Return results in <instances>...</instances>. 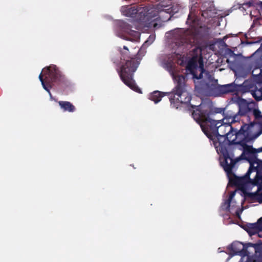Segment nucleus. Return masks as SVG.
<instances>
[{"mask_svg":"<svg viewBox=\"0 0 262 262\" xmlns=\"http://www.w3.org/2000/svg\"><path fill=\"white\" fill-rule=\"evenodd\" d=\"M121 57V68L119 72L122 81L133 90L141 93L140 89L137 86L133 79V73L136 71L139 63L133 58L128 56L129 51L126 46L119 50Z\"/></svg>","mask_w":262,"mask_h":262,"instance_id":"4","label":"nucleus"},{"mask_svg":"<svg viewBox=\"0 0 262 262\" xmlns=\"http://www.w3.org/2000/svg\"><path fill=\"white\" fill-rule=\"evenodd\" d=\"M206 12H203L202 13V16H203V17H206Z\"/></svg>","mask_w":262,"mask_h":262,"instance_id":"26","label":"nucleus"},{"mask_svg":"<svg viewBox=\"0 0 262 262\" xmlns=\"http://www.w3.org/2000/svg\"><path fill=\"white\" fill-rule=\"evenodd\" d=\"M61 108L64 111H68L70 112H73L75 110V107L68 101H59L58 102Z\"/></svg>","mask_w":262,"mask_h":262,"instance_id":"17","label":"nucleus"},{"mask_svg":"<svg viewBox=\"0 0 262 262\" xmlns=\"http://www.w3.org/2000/svg\"><path fill=\"white\" fill-rule=\"evenodd\" d=\"M155 39V35L154 34L149 35L148 39L144 42V44L140 48V50L138 51V56H140L141 55H143L145 53V49L146 48L151 45Z\"/></svg>","mask_w":262,"mask_h":262,"instance_id":"14","label":"nucleus"},{"mask_svg":"<svg viewBox=\"0 0 262 262\" xmlns=\"http://www.w3.org/2000/svg\"><path fill=\"white\" fill-rule=\"evenodd\" d=\"M253 114L257 123L262 125V115H261L260 111L257 109H254L253 110Z\"/></svg>","mask_w":262,"mask_h":262,"instance_id":"21","label":"nucleus"},{"mask_svg":"<svg viewBox=\"0 0 262 262\" xmlns=\"http://www.w3.org/2000/svg\"><path fill=\"white\" fill-rule=\"evenodd\" d=\"M235 191L231 192L230 194L229 198L227 200L225 201L221 206V208L225 210H229L230 207V203L232 199L235 195Z\"/></svg>","mask_w":262,"mask_h":262,"instance_id":"18","label":"nucleus"},{"mask_svg":"<svg viewBox=\"0 0 262 262\" xmlns=\"http://www.w3.org/2000/svg\"><path fill=\"white\" fill-rule=\"evenodd\" d=\"M253 95L257 100L262 99V88L255 91Z\"/></svg>","mask_w":262,"mask_h":262,"instance_id":"22","label":"nucleus"},{"mask_svg":"<svg viewBox=\"0 0 262 262\" xmlns=\"http://www.w3.org/2000/svg\"><path fill=\"white\" fill-rule=\"evenodd\" d=\"M234 113L231 111H229L226 112H224L223 115V118L221 120L223 122H231L232 118L233 116Z\"/></svg>","mask_w":262,"mask_h":262,"instance_id":"20","label":"nucleus"},{"mask_svg":"<svg viewBox=\"0 0 262 262\" xmlns=\"http://www.w3.org/2000/svg\"><path fill=\"white\" fill-rule=\"evenodd\" d=\"M236 102L238 105V114L243 115L249 111V105L250 104L246 100L237 98Z\"/></svg>","mask_w":262,"mask_h":262,"instance_id":"13","label":"nucleus"},{"mask_svg":"<svg viewBox=\"0 0 262 262\" xmlns=\"http://www.w3.org/2000/svg\"><path fill=\"white\" fill-rule=\"evenodd\" d=\"M256 154L262 152V147L258 148L256 149Z\"/></svg>","mask_w":262,"mask_h":262,"instance_id":"25","label":"nucleus"},{"mask_svg":"<svg viewBox=\"0 0 262 262\" xmlns=\"http://www.w3.org/2000/svg\"><path fill=\"white\" fill-rule=\"evenodd\" d=\"M192 116L200 124L202 131L213 142L218 154L223 156L221 164L225 171H229L234 165L233 157L227 149V141L225 135L228 131L233 129L229 122H223L211 118L213 113L209 105L201 103L199 105H191Z\"/></svg>","mask_w":262,"mask_h":262,"instance_id":"2","label":"nucleus"},{"mask_svg":"<svg viewBox=\"0 0 262 262\" xmlns=\"http://www.w3.org/2000/svg\"><path fill=\"white\" fill-rule=\"evenodd\" d=\"M260 7H261V8H262V2L260 4Z\"/></svg>","mask_w":262,"mask_h":262,"instance_id":"27","label":"nucleus"},{"mask_svg":"<svg viewBox=\"0 0 262 262\" xmlns=\"http://www.w3.org/2000/svg\"><path fill=\"white\" fill-rule=\"evenodd\" d=\"M246 230L250 236L257 234L259 237H262V217L257 223L248 225Z\"/></svg>","mask_w":262,"mask_h":262,"instance_id":"12","label":"nucleus"},{"mask_svg":"<svg viewBox=\"0 0 262 262\" xmlns=\"http://www.w3.org/2000/svg\"><path fill=\"white\" fill-rule=\"evenodd\" d=\"M196 18L195 17V14L193 12V8L191 7L190 10V13L188 15V19L187 20V23L189 24L190 26L193 28L195 26V20Z\"/></svg>","mask_w":262,"mask_h":262,"instance_id":"19","label":"nucleus"},{"mask_svg":"<svg viewBox=\"0 0 262 262\" xmlns=\"http://www.w3.org/2000/svg\"><path fill=\"white\" fill-rule=\"evenodd\" d=\"M211 84L207 83V87L212 92L211 94L214 96H219L230 92H234L237 90V85L234 83H231L225 85H218L217 80H213L211 81Z\"/></svg>","mask_w":262,"mask_h":262,"instance_id":"10","label":"nucleus"},{"mask_svg":"<svg viewBox=\"0 0 262 262\" xmlns=\"http://www.w3.org/2000/svg\"><path fill=\"white\" fill-rule=\"evenodd\" d=\"M229 249L233 255L242 256L239 262H262V243L244 245L241 242H233Z\"/></svg>","mask_w":262,"mask_h":262,"instance_id":"5","label":"nucleus"},{"mask_svg":"<svg viewBox=\"0 0 262 262\" xmlns=\"http://www.w3.org/2000/svg\"><path fill=\"white\" fill-rule=\"evenodd\" d=\"M115 33L119 37L131 41H138L140 39V33L132 30L128 24L121 20L117 23Z\"/></svg>","mask_w":262,"mask_h":262,"instance_id":"9","label":"nucleus"},{"mask_svg":"<svg viewBox=\"0 0 262 262\" xmlns=\"http://www.w3.org/2000/svg\"><path fill=\"white\" fill-rule=\"evenodd\" d=\"M151 7H140L137 8L136 6H124L121 9L122 14L128 17H134L137 15V18L135 28L140 30L144 27H156L157 24L153 23L152 14H149Z\"/></svg>","mask_w":262,"mask_h":262,"instance_id":"6","label":"nucleus"},{"mask_svg":"<svg viewBox=\"0 0 262 262\" xmlns=\"http://www.w3.org/2000/svg\"><path fill=\"white\" fill-rule=\"evenodd\" d=\"M243 152L240 157L234 158L232 152L234 165L227 174L232 172L235 164L241 159H245L250 164L249 169L245 176L235 177L233 183L245 197L252 201L262 203V160L257 158L256 148L247 145L242 149Z\"/></svg>","mask_w":262,"mask_h":262,"instance_id":"3","label":"nucleus"},{"mask_svg":"<svg viewBox=\"0 0 262 262\" xmlns=\"http://www.w3.org/2000/svg\"><path fill=\"white\" fill-rule=\"evenodd\" d=\"M164 96V94L163 93L156 91L150 94L149 99L154 101L155 103H157L161 101Z\"/></svg>","mask_w":262,"mask_h":262,"instance_id":"16","label":"nucleus"},{"mask_svg":"<svg viewBox=\"0 0 262 262\" xmlns=\"http://www.w3.org/2000/svg\"><path fill=\"white\" fill-rule=\"evenodd\" d=\"M248 127L246 125L242 126L240 129L236 133L234 137L235 142L233 144L236 146H240L239 149H242L245 146H247V143L251 140L249 136V132L247 130Z\"/></svg>","mask_w":262,"mask_h":262,"instance_id":"11","label":"nucleus"},{"mask_svg":"<svg viewBox=\"0 0 262 262\" xmlns=\"http://www.w3.org/2000/svg\"><path fill=\"white\" fill-rule=\"evenodd\" d=\"M169 34L171 35V47L175 51L172 54L162 55L160 62L161 66L169 72L176 84L173 92L169 95V99L171 106L178 108L182 103H189L191 97L185 87V77L177 73L175 62L185 66L186 72L192 74L194 79H201L204 73L208 76V73L204 69L202 50L200 47H194L188 62H186L185 55L180 54L185 48L188 49L191 47V38L193 35L191 31L178 28L171 31Z\"/></svg>","mask_w":262,"mask_h":262,"instance_id":"1","label":"nucleus"},{"mask_svg":"<svg viewBox=\"0 0 262 262\" xmlns=\"http://www.w3.org/2000/svg\"><path fill=\"white\" fill-rule=\"evenodd\" d=\"M182 6L179 4H176L171 6L169 5H165L162 3L151 7L150 12H149V13L152 14L153 23H155L154 21L158 19L163 21H165L170 19L171 14L173 15L179 12Z\"/></svg>","mask_w":262,"mask_h":262,"instance_id":"8","label":"nucleus"},{"mask_svg":"<svg viewBox=\"0 0 262 262\" xmlns=\"http://www.w3.org/2000/svg\"><path fill=\"white\" fill-rule=\"evenodd\" d=\"M236 129L233 128L231 130L228 131L225 135L226 140L227 141V147L229 144H233L235 142L234 137L235 136Z\"/></svg>","mask_w":262,"mask_h":262,"instance_id":"15","label":"nucleus"},{"mask_svg":"<svg viewBox=\"0 0 262 262\" xmlns=\"http://www.w3.org/2000/svg\"><path fill=\"white\" fill-rule=\"evenodd\" d=\"M239 114L237 113H234L233 116L232 118L231 122H229V123L231 125V124L236 122L239 120Z\"/></svg>","mask_w":262,"mask_h":262,"instance_id":"23","label":"nucleus"},{"mask_svg":"<svg viewBox=\"0 0 262 262\" xmlns=\"http://www.w3.org/2000/svg\"><path fill=\"white\" fill-rule=\"evenodd\" d=\"M225 108H216L215 110V113H224L225 112Z\"/></svg>","mask_w":262,"mask_h":262,"instance_id":"24","label":"nucleus"},{"mask_svg":"<svg viewBox=\"0 0 262 262\" xmlns=\"http://www.w3.org/2000/svg\"><path fill=\"white\" fill-rule=\"evenodd\" d=\"M63 78V76L55 65H51L43 69L40 74L39 79L43 89L48 92L51 100H53V98L50 89L53 85L54 82L60 81Z\"/></svg>","mask_w":262,"mask_h":262,"instance_id":"7","label":"nucleus"}]
</instances>
